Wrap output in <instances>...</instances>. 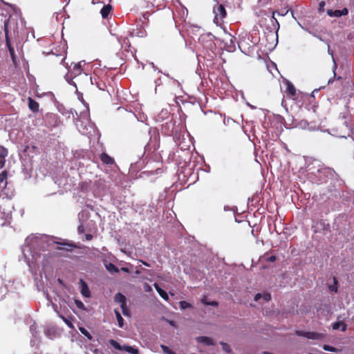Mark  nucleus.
<instances>
[{
    "label": "nucleus",
    "mask_w": 354,
    "mask_h": 354,
    "mask_svg": "<svg viewBox=\"0 0 354 354\" xmlns=\"http://www.w3.org/2000/svg\"><path fill=\"white\" fill-rule=\"evenodd\" d=\"M91 81L92 84H93V78H92V77H91Z\"/></svg>",
    "instance_id": "6e6d98bb"
},
{
    "label": "nucleus",
    "mask_w": 354,
    "mask_h": 354,
    "mask_svg": "<svg viewBox=\"0 0 354 354\" xmlns=\"http://www.w3.org/2000/svg\"><path fill=\"white\" fill-rule=\"evenodd\" d=\"M306 333H307V332L302 331V330H297V331H296V334H297L298 336H301V337H306Z\"/></svg>",
    "instance_id": "e433bc0d"
},
{
    "label": "nucleus",
    "mask_w": 354,
    "mask_h": 354,
    "mask_svg": "<svg viewBox=\"0 0 354 354\" xmlns=\"http://www.w3.org/2000/svg\"><path fill=\"white\" fill-rule=\"evenodd\" d=\"M80 284L81 294L85 297H90L91 292L86 283L83 279H80Z\"/></svg>",
    "instance_id": "6e6552de"
},
{
    "label": "nucleus",
    "mask_w": 354,
    "mask_h": 354,
    "mask_svg": "<svg viewBox=\"0 0 354 354\" xmlns=\"http://www.w3.org/2000/svg\"><path fill=\"white\" fill-rule=\"evenodd\" d=\"M340 79H342V77H337V80H340Z\"/></svg>",
    "instance_id": "13d9d810"
},
{
    "label": "nucleus",
    "mask_w": 354,
    "mask_h": 354,
    "mask_svg": "<svg viewBox=\"0 0 354 354\" xmlns=\"http://www.w3.org/2000/svg\"><path fill=\"white\" fill-rule=\"evenodd\" d=\"M28 108L34 113L37 112L39 107V103L30 97L28 98Z\"/></svg>",
    "instance_id": "1a4fd4ad"
},
{
    "label": "nucleus",
    "mask_w": 354,
    "mask_h": 354,
    "mask_svg": "<svg viewBox=\"0 0 354 354\" xmlns=\"http://www.w3.org/2000/svg\"><path fill=\"white\" fill-rule=\"evenodd\" d=\"M84 232H85V228H84V225H79L77 227V232L80 234H84Z\"/></svg>",
    "instance_id": "f704fd0d"
},
{
    "label": "nucleus",
    "mask_w": 354,
    "mask_h": 354,
    "mask_svg": "<svg viewBox=\"0 0 354 354\" xmlns=\"http://www.w3.org/2000/svg\"><path fill=\"white\" fill-rule=\"evenodd\" d=\"M114 300L115 302L118 303L121 305H124L127 301V299L124 295L120 292L117 293L114 297Z\"/></svg>",
    "instance_id": "2eb2a0df"
},
{
    "label": "nucleus",
    "mask_w": 354,
    "mask_h": 354,
    "mask_svg": "<svg viewBox=\"0 0 354 354\" xmlns=\"http://www.w3.org/2000/svg\"><path fill=\"white\" fill-rule=\"evenodd\" d=\"M333 80L330 79V80H328V84H330V83L333 82Z\"/></svg>",
    "instance_id": "864d4df0"
},
{
    "label": "nucleus",
    "mask_w": 354,
    "mask_h": 354,
    "mask_svg": "<svg viewBox=\"0 0 354 354\" xmlns=\"http://www.w3.org/2000/svg\"><path fill=\"white\" fill-rule=\"evenodd\" d=\"M100 160L106 165H113L114 163V159L105 152H103L100 155Z\"/></svg>",
    "instance_id": "9d476101"
},
{
    "label": "nucleus",
    "mask_w": 354,
    "mask_h": 354,
    "mask_svg": "<svg viewBox=\"0 0 354 354\" xmlns=\"http://www.w3.org/2000/svg\"><path fill=\"white\" fill-rule=\"evenodd\" d=\"M334 282H335V284L337 283V281L336 278H334Z\"/></svg>",
    "instance_id": "5fc2aeb1"
},
{
    "label": "nucleus",
    "mask_w": 354,
    "mask_h": 354,
    "mask_svg": "<svg viewBox=\"0 0 354 354\" xmlns=\"http://www.w3.org/2000/svg\"><path fill=\"white\" fill-rule=\"evenodd\" d=\"M7 175H8V173L6 171H3L1 174H0V184L6 180L7 178Z\"/></svg>",
    "instance_id": "c85d7f7f"
},
{
    "label": "nucleus",
    "mask_w": 354,
    "mask_h": 354,
    "mask_svg": "<svg viewBox=\"0 0 354 354\" xmlns=\"http://www.w3.org/2000/svg\"><path fill=\"white\" fill-rule=\"evenodd\" d=\"M146 36V31L142 27H139L136 29H133L132 31L129 32V37L131 39L135 37H144Z\"/></svg>",
    "instance_id": "423d86ee"
},
{
    "label": "nucleus",
    "mask_w": 354,
    "mask_h": 354,
    "mask_svg": "<svg viewBox=\"0 0 354 354\" xmlns=\"http://www.w3.org/2000/svg\"><path fill=\"white\" fill-rule=\"evenodd\" d=\"M1 33V32L0 31V34Z\"/></svg>",
    "instance_id": "bf43d9fd"
},
{
    "label": "nucleus",
    "mask_w": 354,
    "mask_h": 354,
    "mask_svg": "<svg viewBox=\"0 0 354 354\" xmlns=\"http://www.w3.org/2000/svg\"><path fill=\"white\" fill-rule=\"evenodd\" d=\"M121 270L124 272H126V273H129V269L127 267H122L121 268Z\"/></svg>",
    "instance_id": "c03bdc74"
},
{
    "label": "nucleus",
    "mask_w": 354,
    "mask_h": 354,
    "mask_svg": "<svg viewBox=\"0 0 354 354\" xmlns=\"http://www.w3.org/2000/svg\"><path fill=\"white\" fill-rule=\"evenodd\" d=\"M319 9L322 10L324 8V6H325V2L324 1H321L319 4Z\"/></svg>",
    "instance_id": "49530a36"
},
{
    "label": "nucleus",
    "mask_w": 354,
    "mask_h": 354,
    "mask_svg": "<svg viewBox=\"0 0 354 354\" xmlns=\"http://www.w3.org/2000/svg\"><path fill=\"white\" fill-rule=\"evenodd\" d=\"M343 324L342 322H337L333 324V330H338L340 328L342 325Z\"/></svg>",
    "instance_id": "2f4dec72"
},
{
    "label": "nucleus",
    "mask_w": 354,
    "mask_h": 354,
    "mask_svg": "<svg viewBox=\"0 0 354 354\" xmlns=\"http://www.w3.org/2000/svg\"><path fill=\"white\" fill-rule=\"evenodd\" d=\"M140 262H141L145 266H147V267L150 266V265L145 261L140 260Z\"/></svg>",
    "instance_id": "de8ad7c7"
},
{
    "label": "nucleus",
    "mask_w": 354,
    "mask_h": 354,
    "mask_svg": "<svg viewBox=\"0 0 354 354\" xmlns=\"http://www.w3.org/2000/svg\"><path fill=\"white\" fill-rule=\"evenodd\" d=\"M153 286L154 288H156V290H157V292H158V294L160 295V296L163 299H165V301H168L169 300V296L167 295V293L164 290H162L159 286L158 283H155L153 284Z\"/></svg>",
    "instance_id": "ddd939ff"
},
{
    "label": "nucleus",
    "mask_w": 354,
    "mask_h": 354,
    "mask_svg": "<svg viewBox=\"0 0 354 354\" xmlns=\"http://www.w3.org/2000/svg\"><path fill=\"white\" fill-rule=\"evenodd\" d=\"M93 238V235L91 234H87L85 235V239L86 241H91L92 240Z\"/></svg>",
    "instance_id": "a19ab883"
},
{
    "label": "nucleus",
    "mask_w": 354,
    "mask_h": 354,
    "mask_svg": "<svg viewBox=\"0 0 354 354\" xmlns=\"http://www.w3.org/2000/svg\"><path fill=\"white\" fill-rule=\"evenodd\" d=\"M284 84L286 86V93L287 96L291 97L294 100H297L298 97V93L293 84L287 80L284 81Z\"/></svg>",
    "instance_id": "7ed1b4c3"
},
{
    "label": "nucleus",
    "mask_w": 354,
    "mask_h": 354,
    "mask_svg": "<svg viewBox=\"0 0 354 354\" xmlns=\"http://www.w3.org/2000/svg\"><path fill=\"white\" fill-rule=\"evenodd\" d=\"M214 21L218 24L226 17L227 12L225 8L222 4H217L214 7Z\"/></svg>",
    "instance_id": "f03ea898"
},
{
    "label": "nucleus",
    "mask_w": 354,
    "mask_h": 354,
    "mask_svg": "<svg viewBox=\"0 0 354 354\" xmlns=\"http://www.w3.org/2000/svg\"><path fill=\"white\" fill-rule=\"evenodd\" d=\"M340 12H341V16L347 15L348 13V10L347 8H344L342 10H340Z\"/></svg>",
    "instance_id": "ea45409f"
},
{
    "label": "nucleus",
    "mask_w": 354,
    "mask_h": 354,
    "mask_svg": "<svg viewBox=\"0 0 354 354\" xmlns=\"http://www.w3.org/2000/svg\"><path fill=\"white\" fill-rule=\"evenodd\" d=\"M179 306H180V308L182 309H186V308H189L192 307V305L185 301H180Z\"/></svg>",
    "instance_id": "a878e982"
},
{
    "label": "nucleus",
    "mask_w": 354,
    "mask_h": 354,
    "mask_svg": "<svg viewBox=\"0 0 354 354\" xmlns=\"http://www.w3.org/2000/svg\"><path fill=\"white\" fill-rule=\"evenodd\" d=\"M340 328H341V330L344 332L347 329V325L343 322V324L342 325V326Z\"/></svg>",
    "instance_id": "37998d69"
},
{
    "label": "nucleus",
    "mask_w": 354,
    "mask_h": 354,
    "mask_svg": "<svg viewBox=\"0 0 354 354\" xmlns=\"http://www.w3.org/2000/svg\"><path fill=\"white\" fill-rule=\"evenodd\" d=\"M221 344L223 346V349L225 351H226L227 353H230L231 351L230 347V346L227 344H226V343H221Z\"/></svg>",
    "instance_id": "72a5a7b5"
},
{
    "label": "nucleus",
    "mask_w": 354,
    "mask_h": 354,
    "mask_svg": "<svg viewBox=\"0 0 354 354\" xmlns=\"http://www.w3.org/2000/svg\"><path fill=\"white\" fill-rule=\"evenodd\" d=\"M82 66H83V65L82 64V62L75 64L72 68L71 66H70L71 76L73 77H75L81 75L83 73Z\"/></svg>",
    "instance_id": "39448f33"
},
{
    "label": "nucleus",
    "mask_w": 354,
    "mask_h": 354,
    "mask_svg": "<svg viewBox=\"0 0 354 354\" xmlns=\"http://www.w3.org/2000/svg\"><path fill=\"white\" fill-rule=\"evenodd\" d=\"M75 304H76L77 307L80 309H84V304L80 301V300H75Z\"/></svg>",
    "instance_id": "473e14b6"
},
{
    "label": "nucleus",
    "mask_w": 354,
    "mask_h": 354,
    "mask_svg": "<svg viewBox=\"0 0 354 354\" xmlns=\"http://www.w3.org/2000/svg\"><path fill=\"white\" fill-rule=\"evenodd\" d=\"M112 10V6L110 4L104 6L100 10V14L102 18H106Z\"/></svg>",
    "instance_id": "4468645a"
},
{
    "label": "nucleus",
    "mask_w": 354,
    "mask_h": 354,
    "mask_svg": "<svg viewBox=\"0 0 354 354\" xmlns=\"http://www.w3.org/2000/svg\"><path fill=\"white\" fill-rule=\"evenodd\" d=\"M323 348L326 351H330V352H335L337 351V349L329 345H324L323 346Z\"/></svg>",
    "instance_id": "7c9ffc66"
},
{
    "label": "nucleus",
    "mask_w": 354,
    "mask_h": 354,
    "mask_svg": "<svg viewBox=\"0 0 354 354\" xmlns=\"http://www.w3.org/2000/svg\"><path fill=\"white\" fill-rule=\"evenodd\" d=\"M263 298L264 301H269L271 299V295L269 293H266L263 295Z\"/></svg>",
    "instance_id": "4c0bfd02"
},
{
    "label": "nucleus",
    "mask_w": 354,
    "mask_h": 354,
    "mask_svg": "<svg viewBox=\"0 0 354 354\" xmlns=\"http://www.w3.org/2000/svg\"><path fill=\"white\" fill-rule=\"evenodd\" d=\"M201 302L205 305V303H209V301H207L206 297H204L201 299Z\"/></svg>",
    "instance_id": "8fccbe9b"
},
{
    "label": "nucleus",
    "mask_w": 354,
    "mask_h": 354,
    "mask_svg": "<svg viewBox=\"0 0 354 354\" xmlns=\"http://www.w3.org/2000/svg\"><path fill=\"white\" fill-rule=\"evenodd\" d=\"M144 290H145V292H151V291H152L151 287L148 283H145L144 285Z\"/></svg>",
    "instance_id": "58836bf2"
},
{
    "label": "nucleus",
    "mask_w": 354,
    "mask_h": 354,
    "mask_svg": "<svg viewBox=\"0 0 354 354\" xmlns=\"http://www.w3.org/2000/svg\"><path fill=\"white\" fill-rule=\"evenodd\" d=\"M56 57L58 58L57 61H59L61 64H63L64 60L66 58V52L63 51V53L60 55H56Z\"/></svg>",
    "instance_id": "393cba45"
},
{
    "label": "nucleus",
    "mask_w": 354,
    "mask_h": 354,
    "mask_svg": "<svg viewBox=\"0 0 354 354\" xmlns=\"http://www.w3.org/2000/svg\"><path fill=\"white\" fill-rule=\"evenodd\" d=\"M160 347L162 350L164 354H176L174 351L170 349L168 346L165 345H160Z\"/></svg>",
    "instance_id": "5701e85b"
},
{
    "label": "nucleus",
    "mask_w": 354,
    "mask_h": 354,
    "mask_svg": "<svg viewBox=\"0 0 354 354\" xmlns=\"http://www.w3.org/2000/svg\"><path fill=\"white\" fill-rule=\"evenodd\" d=\"M197 341L200 343H203L207 346L214 345V341L212 338L205 336H200L196 338Z\"/></svg>",
    "instance_id": "9b49d317"
},
{
    "label": "nucleus",
    "mask_w": 354,
    "mask_h": 354,
    "mask_svg": "<svg viewBox=\"0 0 354 354\" xmlns=\"http://www.w3.org/2000/svg\"><path fill=\"white\" fill-rule=\"evenodd\" d=\"M205 306L217 307L218 306V303L216 301H209V303H205Z\"/></svg>",
    "instance_id": "c9c22d12"
},
{
    "label": "nucleus",
    "mask_w": 354,
    "mask_h": 354,
    "mask_svg": "<svg viewBox=\"0 0 354 354\" xmlns=\"http://www.w3.org/2000/svg\"><path fill=\"white\" fill-rule=\"evenodd\" d=\"M2 21V19L1 20ZM3 24V29L6 36V45L8 49L10 55L14 64H17V56L15 55V48L11 44V36L15 33V30L17 28V21L10 17L9 18L1 21Z\"/></svg>",
    "instance_id": "f257e3e1"
},
{
    "label": "nucleus",
    "mask_w": 354,
    "mask_h": 354,
    "mask_svg": "<svg viewBox=\"0 0 354 354\" xmlns=\"http://www.w3.org/2000/svg\"><path fill=\"white\" fill-rule=\"evenodd\" d=\"M120 308L122 309V313L124 315L127 316V315H129V310H128L127 306V303H125L124 306L121 305Z\"/></svg>",
    "instance_id": "cd10ccee"
},
{
    "label": "nucleus",
    "mask_w": 354,
    "mask_h": 354,
    "mask_svg": "<svg viewBox=\"0 0 354 354\" xmlns=\"http://www.w3.org/2000/svg\"><path fill=\"white\" fill-rule=\"evenodd\" d=\"M327 14L330 17H341L340 10H335L334 11L333 10H328Z\"/></svg>",
    "instance_id": "412c9836"
},
{
    "label": "nucleus",
    "mask_w": 354,
    "mask_h": 354,
    "mask_svg": "<svg viewBox=\"0 0 354 354\" xmlns=\"http://www.w3.org/2000/svg\"><path fill=\"white\" fill-rule=\"evenodd\" d=\"M322 334L316 332H307L306 338L310 339H319L322 337Z\"/></svg>",
    "instance_id": "dca6fc26"
},
{
    "label": "nucleus",
    "mask_w": 354,
    "mask_h": 354,
    "mask_svg": "<svg viewBox=\"0 0 354 354\" xmlns=\"http://www.w3.org/2000/svg\"><path fill=\"white\" fill-rule=\"evenodd\" d=\"M130 39L131 38L129 37V34L127 36H120L118 37V40L120 43L122 48H124L127 51L132 52Z\"/></svg>",
    "instance_id": "20e7f679"
},
{
    "label": "nucleus",
    "mask_w": 354,
    "mask_h": 354,
    "mask_svg": "<svg viewBox=\"0 0 354 354\" xmlns=\"http://www.w3.org/2000/svg\"><path fill=\"white\" fill-rule=\"evenodd\" d=\"M7 293V289L6 286L0 287V298L2 299L3 296Z\"/></svg>",
    "instance_id": "c756f323"
},
{
    "label": "nucleus",
    "mask_w": 354,
    "mask_h": 354,
    "mask_svg": "<svg viewBox=\"0 0 354 354\" xmlns=\"http://www.w3.org/2000/svg\"><path fill=\"white\" fill-rule=\"evenodd\" d=\"M96 86L97 88L101 91H105L106 88V85L104 82L100 81V82H95Z\"/></svg>",
    "instance_id": "bb28decb"
},
{
    "label": "nucleus",
    "mask_w": 354,
    "mask_h": 354,
    "mask_svg": "<svg viewBox=\"0 0 354 354\" xmlns=\"http://www.w3.org/2000/svg\"><path fill=\"white\" fill-rule=\"evenodd\" d=\"M328 288H329V290H330V291H332V292H333V291H334V292H337V286H330L328 287Z\"/></svg>",
    "instance_id": "79ce46f5"
},
{
    "label": "nucleus",
    "mask_w": 354,
    "mask_h": 354,
    "mask_svg": "<svg viewBox=\"0 0 354 354\" xmlns=\"http://www.w3.org/2000/svg\"><path fill=\"white\" fill-rule=\"evenodd\" d=\"M170 324L174 326V321L170 322Z\"/></svg>",
    "instance_id": "603ef678"
},
{
    "label": "nucleus",
    "mask_w": 354,
    "mask_h": 354,
    "mask_svg": "<svg viewBox=\"0 0 354 354\" xmlns=\"http://www.w3.org/2000/svg\"><path fill=\"white\" fill-rule=\"evenodd\" d=\"M80 332L84 335H85L89 340H91L93 337L92 335L90 334V333L84 328H80Z\"/></svg>",
    "instance_id": "b1692460"
},
{
    "label": "nucleus",
    "mask_w": 354,
    "mask_h": 354,
    "mask_svg": "<svg viewBox=\"0 0 354 354\" xmlns=\"http://www.w3.org/2000/svg\"><path fill=\"white\" fill-rule=\"evenodd\" d=\"M135 273H136V274H140V270H136V272H135Z\"/></svg>",
    "instance_id": "3c124183"
},
{
    "label": "nucleus",
    "mask_w": 354,
    "mask_h": 354,
    "mask_svg": "<svg viewBox=\"0 0 354 354\" xmlns=\"http://www.w3.org/2000/svg\"><path fill=\"white\" fill-rule=\"evenodd\" d=\"M262 259L266 261H268V262H274L276 261L277 259V257L275 255H271V256H268V254L267 253H266L263 257H262Z\"/></svg>",
    "instance_id": "4be33fe9"
},
{
    "label": "nucleus",
    "mask_w": 354,
    "mask_h": 354,
    "mask_svg": "<svg viewBox=\"0 0 354 354\" xmlns=\"http://www.w3.org/2000/svg\"><path fill=\"white\" fill-rule=\"evenodd\" d=\"M109 342L116 350L122 351L123 346H122L117 341L111 339H109Z\"/></svg>",
    "instance_id": "6ab92c4d"
},
{
    "label": "nucleus",
    "mask_w": 354,
    "mask_h": 354,
    "mask_svg": "<svg viewBox=\"0 0 354 354\" xmlns=\"http://www.w3.org/2000/svg\"><path fill=\"white\" fill-rule=\"evenodd\" d=\"M122 350H124L129 353H132V354H138V353H139L138 349L135 348L130 346H127V345L123 346Z\"/></svg>",
    "instance_id": "a211bd4d"
},
{
    "label": "nucleus",
    "mask_w": 354,
    "mask_h": 354,
    "mask_svg": "<svg viewBox=\"0 0 354 354\" xmlns=\"http://www.w3.org/2000/svg\"><path fill=\"white\" fill-rule=\"evenodd\" d=\"M143 270H145L147 272H149V270H147L145 268H143Z\"/></svg>",
    "instance_id": "4d7b16f0"
},
{
    "label": "nucleus",
    "mask_w": 354,
    "mask_h": 354,
    "mask_svg": "<svg viewBox=\"0 0 354 354\" xmlns=\"http://www.w3.org/2000/svg\"><path fill=\"white\" fill-rule=\"evenodd\" d=\"M104 266L106 269L110 273H118L119 272V269L112 263H107L106 261L104 262Z\"/></svg>",
    "instance_id": "f8f14e48"
},
{
    "label": "nucleus",
    "mask_w": 354,
    "mask_h": 354,
    "mask_svg": "<svg viewBox=\"0 0 354 354\" xmlns=\"http://www.w3.org/2000/svg\"><path fill=\"white\" fill-rule=\"evenodd\" d=\"M115 317L118 323V326L122 328L124 326V319L118 310H114Z\"/></svg>",
    "instance_id": "f3484780"
},
{
    "label": "nucleus",
    "mask_w": 354,
    "mask_h": 354,
    "mask_svg": "<svg viewBox=\"0 0 354 354\" xmlns=\"http://www.w3.org/2000/svg\"><path fill=\"white\" fill-rule=\"evenodd\" d=\"M261 297V295L260 293H257L254 297V300L258 301Z\"/></svg>",
    "instance_id": "a18cd8bd"
},
{
    "label": "nucleus",
    "mask_w": 354,
    "mask_h": 354,
    "mask_svg": "<svg viewBox=\"0 0 354 354\" xmlns=\"http://www.w3.org/2000/svg\"><path fill=\"white\" fill-rule=\"evenodd\" d=\"M8 155V149L0 145V168H3L6 164V158Z\"/></svg>",
    "instance_id": "0eeeda50"
},
{
    "label": "nucleus",
    "mask_w": 354,
    "mask_h": 354,
    "mask_svg": "<svg viewBox=\"0 0 354 354\" xmlns=\"http://www.w3.org/2000/svg\"><path fill=\"white\" fill-rule=\"evenodd\" d=\"M60 245H64V247L62 248H59V250H66V251H71L72 250V248H77L75 244L73 243H71V244H68V243H59Z\"/></svg>",
    "instance_id": "aec40b11"
},
{
    "label": "nucleus",
    "mask_w": 354,
    "mask_h": 354,
    "mask_svg": "<svg viewBox=\"0 0 354 354\" xmlns=\"http://www.w3.org/2000/svg\"><path fill=\"white\" fill-rule=\"evenodd\" d=\"M62 318L64 319V321L70 326H72V324L71 323H69L64 317L62 316Z\"/></svg>",
    "instance_id": "09e8293b"
}]
</instances>
